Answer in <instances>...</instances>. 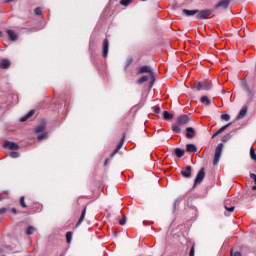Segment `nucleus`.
<instances>
[{"instance_id":"58836bf2","label":"nucleus","mask_w":256,"mask_h":256,"mask_svg":"<svg viewBox=\"0 0 256 256\" xmlns=\"http://www.w3.org/2000/svg\"><path fill=\"white\" fill-rule=\"evenodd\" d=\"M10 157H11L12 159H17V157H19V154H18V152H11V153H10Z\"/></svg>"},{"instance_id":"8fccbe9b","label":"nucleus","mask_w":256,"mask_h":256,"mask_svg":"<svg viewBox=\"0 0 256 256\" xmlns=\"http://www.w3.org/2000/svg\"><path fill=\"white\" fill-rule=\"evenodd\" d=\"M0 37H3V32L0 31Z\"/></svg>"},{"instance_id":"f257e3e1","label":"nucleus","mask_w":256,"mask_h":256,"mask_svg":"<svg viewBox=\"0 0 256 256\" xmlns=\"http://www.w3.org/2000/svg\"><path fill=\"white\" fill-rule=\"evenodd\" d=\"M212 83L209 80H203L202 82H195L194 88L196 91H210Z\"/></svg>"},{"instance_id":"f8f14e48","label":"nucleus","mask_w":256,"mask_h":256,"mask_svg":"<svg viewBox=\"0 0 256 256\" xmlns=\"http://www.w3.org/2000/svg\"><path fill=\"white\" fill-rule=\"evenodd\" d=\"M11 67V62L8 59H2L0 61V69H9Z\"/></svg>"},{"instance_id":"e433bc0d","label":"nucleus","mask_w":256,"mask_h":256,"mask_svg":"<svg viewBox=\"0 0 256 256\" xmlns=\"http://www.w3.org/2000/svg\"><path fill=\"white\" fill-rule=\"evenodd\" d=\"M127 223V216H123L122 219L119 221V225H125Z\"/></svg>"},{"instance_id":"bb28decb","label":"nucleus","mask_w":256,"mask_h":256,"mask_svg":"<svg viewBox=\"0 0 256 256\" xmlns=\"http://www.w3.org/2000/svg\"><path fill=\"white\" fill-rule=\"evenodd\" d=\"M243 88L246 91V93H248V95H253V92L251 91V88H249V85H247V83L243 84Z\"/></svg>"},{"instance_id":"5701e85b","label":"nucleus","mask_w":256,"mask_h":256,"mask_svg":"<svg viewBox=\"0 0 256 256\" xmlns=\"http://www.w3.org/2000/svg\"><path fill=\"white\" fill-rule=\"evenodd\" d=\"M229 127H231V123H228V124L222 126L220 129H218L215 132L217 133V135H221V133H223L225 130L229 129Z\"/></svg>"},{"instance_id":"79ce46f5","label":"nucleus","mask_w":256,"mask_h":256,"mask_svg":"<svg viewBox=\"0 0 256 256\" xmlns=\"http://www.w3.org/2000/svg\"><path fill=\"white\" fill-rule=\"evenodd\" d=\"M189 256H195V246L191 247Z\"/></svg>"},{"instance_id":"a18cd8bd","label":"nucleus","mask_w":256,"mask_h":256,"mask_svg":"<svg viewBox=\"0 0 256 256\" xmlns=\"http://www.w3.org/2000/svg\"><path fill=\"white\" fill-rule=\"evenodd\" d=\"M11 211H12V213H14V215L17 214V209L12 208Z\"/></svg>"},{"instance_id":"473e14b6","label":"nucleus","mask_w":256,"mask_h":256,"mask_svg":"<svg viewBox=\"0 0 256 256\" xmlns=\"http://www.w3.org/2000/svg\"><path fill=\"white\" fill-rule=\"evenodd\" d=\"M221 119L222 121H229L231 119V116L229 114H222Z\"/></svg>"},{"instance_id":"cd10ccee","label":"nucleus","mask_w":256,"mask_h":256,"mask_svg":"<svg viewBox=\"0 0 256 256\" xmlns=\"http://www.w3.org/2000/svg\"><path fill=\"white\" fill-rule=\"evenodd\" d=\"M72 239H73V232H67L66 233V241H67V243L70 244Z\"/></svg>"},{"instance_id":"a19ab883","label":"nucleus","mask_w":256,"mask_h":256,"mask_svg":"<svg viewBox=\"0 0 256 256\" xmlns=\"http://www.w3.org/2000/svg\"><path fill=\"white\" fill-rule=\"evenodd\" d=\"M34 13L35 15H41L43 11L41 10V8L38 7V8H35Z\"/></svg>"},{"instance_id":"aec40b11","label":"nucleus","mask_w":256,"mask_h":256,"mask_svg":"<svg viewBox=\"0 0 256 256\" xmlns=\"http://www.w3.org/2000/svg\"><path fill=\"white\" fill-rule=\"evenodd\" d=\"M224 209H226L227 212H225V215L229 217L230 213H233L235 211V206H227V204L224 205Z\"/></svg>"},{"instance_id":"1a4fd4ad","label":"nucleus","mask_w":256,"mask_h":256,"mask_svg":"<svg viewBox=\"0 0 256 256\" xmlns=\"http://www.w3.org/2000/svg\"><path fill=\"white\" fill-rule=\"evenodd\" d=\"M229 3H231V0H220L215 5V9H219V7H221L222 9H227L229 7Z\"/></svg>"},{"instance_id":"0eeeda50","label":"nucleus","mask_w":256,"mask_h":256,"mask_svg":"<svg viewBox=\"0 0 256 256\" xmlns=\"http://www.w3.org/2000/svg\"><path fill=\"white\" fill-rule=\"evenodd\" d=\"M143 73H150L151 77H154L153 70H151V66H142L138 70V74L141 75Z\"/></svg>"},{"instance_id":"2f4dec72","label":"nucleus","mask_w":256,"mask_h":256,"mask_svg":"<svg viewBox=\"0 0 256 256\" xmlns=\"http://www.w3.org/2000/svg\"><path fill=\"white\" fill-rule=\"evenodd\" d=\"M250 157L253 161H256L255 149L253 148L250 149Z\"/></svg>"},{"instance_id":"f704fd0d","label":"nucleus","mask_w":256,"mask_h":256,"mask_svg":"<svg viewBox=\"0 0 256 256\" xmlns=\"http://www.w3.org/2000/svg\"><path fill=\"white\" fill-rule=\"evenodd\" d=\"M37 139H38V141H43V139H47V132H45V133L39 135V136L37 137Z\"/></svg>"},{"instance_id":"72a5a7b5","label":"nucleus","mask_w":256,"mask_h":256,"mask_svg":"<svg viewBox=\"0 0 256 256\" xmlns=\"http://www.w3.org/2000/svg\"><path fill=\"white\" fill-rule=\"evenodd\" d=\"M172 131L174 133H181V128L179 126H177V125H173L172 126Z\"/></svg>"},{"instance_id":"ddd939ff","label":"nucleus","mask_w":256,"mask_h":256,"mask_svg":"<svg viewBox=\"0 0 256 256\" xmlns=\"http://www.w3.org/2000/svg\"><path fill=\"white\" fill-rule=\"evenodd\" d=\"M182 13H183V15H186V17H193V15H197V13H199V10L183 9Z\"/></svg>"},{"instance_id":"9b49d317","label":"nucleus","mask_w":256,"mask_h":256,"mask_svg":"<svg viewBox=\"0 0 256 256\" xmlns=\"http://www.w3.org/2000/svg\"><path fill=\"white\" fill-rule=\"evenodd\" d=\"M191 171H192L191 166H187L186 168H184L181 171L182 177H185L186 179H189V177H191Z\"/></svg>"},{"instance_id":"de8ad7c7","label":"nucleus","mask_w":256,"mask_h":256,"mask_svg":"<svg viewBox=\"0 0 256 256\" xmlns=\"http://www.w3.org/2000/svg\"><path fill=\"white\" fill-rule=\"evenodd\" d=\"M109 163V158H107L104 162V165H107Z\"/></svg>"},{"instance_id":"6ab92c4d","label":"nucleus","mask_w":256,"mask_h":256,"mask_svg":"<svg viewBox=\"0 0 256 256\" xmlns=\"http://www.w3.org/2000/svg\"><path fill=\"white\" fill-rule=\"evenodd\" d=\"M247 115V106H243L239 112L238 119H243Z\"/></svg>"},{"instance_id":"49530a36","label":"nucleus","mask_w":256,"mask_h":256,"mask_svg":"<svg viewBox=\"0 0 256 256\" xmlns=\"http://www.w3.org/2000/svg\"><path fill=\"white\" fill-rule=\"evenodd\" d=\"M217 135L218 134L216 132H214L213 135H212V139H215V137H217Z\"/></svg>"},{"instance_id":"393cba45","label":"nucleus","mask_w":256,"mask_h":256,"mask_svg":"<svg viewBox=\"0 0 256 256\" xmlns=\"http://www.w3.org/2000/svg\"><path fill=\"white\" fill-rule=\"evenodd\" d=\"M147 81H149V77L148 76H143V77H141L137 80V83H138V85H143V83H145Z\"/></svg>"},{"instance_id":"b1692460","label":"nucleus","mask_w":256,"mask_h":256,"mask_svg":"<svg viewBox=\"0 0 256 256\" xmlns=\"http://www.w3.org/2000/svg\"><path fill=\"white\" fill-rule=\"evenodd\" d=\"M200 101L203 105H211V100L207 96H202Z\"/></svg>"},{"instance_id":"ea45409f","label":"nucleus","mask_w":256,"mask_h":256,"mask_svg":"<svg viewBox=\"0 0 256 256\" xmlns=\"http://www.w3.org/2000/svg\"><path fill=\"white\" fill-rule=\"evenodd\" d=\"M131 63H133V58L130 57V58L127 59L125 69H127L131 65Z\"/></svg>"},{"instance_id":"dca6fc26","label":"nucleus","mask_w":256,"mask_h":256,"mask_svg":"<svg viewBox=\"0 0 256 256\" xmlns=\"http://www.w3.org/2000/svg\"><path fill=\"white\" fill-rule=\"evenodd\" d=\"M10 41H17V33H15V31L13 30H7L6 31Z\"/></svg>"},{"instance_id":"4468645a","label":"nucleus","mask_w":256,"mask_h":256,"mask_svg":"<svg viewBox=\"0 0 256 256\" xmlns=\"http://www.w3.org/2000/svg\"><path fill=\"white\" fill-rule=\"evenodd\" d=\"M186 137L187 139H193L195 137V129L192 127H187L186 128Z\"/></svg>"},{"instance_id":"c85d7f7f","label":"nucleus","mask_w":256,"mask_h":256,"mask_svg":"<svg viewBox=\"0 0 256 256\" xmlns=\"http://www.w3.org/2000/svg\"><path fill=\"white\" fill-rule=\"evenodd\" d=\"M164 119H166V121L173 119V114H171L167 111H164Z\"/></svg>"},{"instance_id":"a878e982","label":"nucleus","mask_w":256,"mask_h":256,"mask_svg":"<svg viewBox=\"0 0 256 256\" xmlns=\"http://www.w3.org/2000/svg\"><path fill=\"white\" fill-rule=\"evenodd\" d=\"M34 233H35V227L29 226V227L26 229V235H33Z\"/></svg>"},{"instance_id":"c03bdc74","label":"nucleus","mask_w":256,"mask_h":256,"mask_svg":"<svg viewBox=\"0 0 256 256\" xmlns=\"http://www.w3.org/2000/svg\"><path fill=\"white\" fill-rule=\"evenodd\" d=\"M7 212V209L6 208H1L0 209V215H3V213H6Z\"/></svg>"},{"instance_id":"412c9836","label":"nucleus","mask_w":256,"mask_h":256,"mask_svg":"<svg viewBox=\"0 0 256 256\" xmlns=\"http://www.w3.org/2000/svg\"><path fill=\"white\" fill-rule=\"evenodd\" d=\"M175 155H176V157L181 159V157H183L185 155V150H183L181 148H176L175 149Z\"/></svg>"},{"instance_id":"4be33fe9","label":"nucleus","mask_w":256,"mask_h":256,"mask_svg":"<svg viewBox=\"0 0 256 256\" xmlns=\"http://www.w3.org/2000/svg\"><path fill=\"white\" fill-rule=\"evenodd\" d=\"M47 125L45 123H41L40 125H38L35 129V131L37 133H43V131H45Z\"/></svg>"},{"instance_id":"f03ea898","label":"nucleus","mask_w":256,"mask_h":256,"mask_svg":"<svg viewBox=\"0 0 256 256\" xmlns=\"http://www.w3.org/2000/svg\"><path fill=\"white\" fill-rule=\"evenodd\" d=\"M222 153H223V143H220V144H218V146L215 149L213 165H217V163H219Z\"/></svg>"},{"instance_id":"4c0bfd02","label":"nucleus","mask_w":256,"mask_h":256,"mask_svg":"<svg viewBox=\"0 0 256 256\" xmlns=\"http://www.w3.org/2000/svg\"><path fill=\"white\" fill-rule=\"evenodd\" d=\"M231 256H243L240 251L233 252V250L230 251Z\"/></svg>"},{"instance_id":"20e7f679","label":"nucleus","mask_w":256,"mask_h":256,"mask_svg":"<svg viewBox=\"0 0 256 256\" xmlns=\"http://www.w3.org/2000/svg\"><path fill=\"white\" fill-rule=\"evenodd\" d=\"M203 179H205V168H201L196 175L195 185H199V183H201Z\"/></svg>"},{"instance_id":"c756f323","label":"nucleus","mask_w":256,"mask_h":256,"mask_svg":"<svg viewBox=\"0 0 256 256\" xmlns=\"http://www.w3.org/2000/svg\"><path fill=\"white\" fill-rule=\"evenodd\" d=\"M130 3H133V0H121L120 1V5H123L124 7L129 6Z\"/></svg>"},{"instance_id":"f3484780","label":"nucleus","mask_w":256,"mask_h":256,"mask_svg":"<svg viewBox=\"0 0 256 256\" xmlns=\"http://www.w3.org/2000/svg\"><path fill=\"white\" fill-rule=\"evenodd\" d=\"M87 214V207H85L80 215V218L77 222V227H79V225H81L83 223V221L85 220V215Z\"/></svg>"},{"instance_id":"7c9ffc66","label":"nucleus","mask_w":256,"mask_h":256,"mask_svg":"<svg viewBox=\"0 0 256 256\" xmlns=\"http://www.w3.org/2000/svg\"><path fill=\"white\" fill-rule=\"evenodd\" d=\"M231 137H233V135H231V133L224 135L222 137L223 143H227V141H229V139H231Z\"/></svg>"},{"instance_id":"9d476101","label":"nucleus","mask_w":256,"mask_h":256,"mask_svg":"<svg viewBox=\"0 0 256 256\" xmlns=\"http://www.w3.org/2000/svg\"><path fill=\"white\" fill-rule=\"evenodd\" d=\"M189 123V116L187 115H181L178 117L177 124L178 125H187Z\"/></svg>"},{"instance_id":"2eb2a0df","label":"nucleus","mask_w":256,"mask_h":256,"mask_svg":"<svg viewBox=\"0 0 256 256\" xmlns=\"http://www.w3.org/2000/svg\"><path fill=\"white\" fill-rule=\"evenodd\" d=\"M33 115H35V110H30L25 116L20 118V122L24 123V121H27V119H30Z\"/></svg>"},{"instance_id":"c9c22d12","label":"nucleus","mask_w":256,"mask_h":256,"mask_svg":"<svg viewBox=\"0 0 256 256\" xmlns=\"http://www.w3.org/2000/svg\"><path fill=\"white\" fill-rule=\"evenodd\" d=\"M20 205L23 208L27 207V205L25 204V197H23V196L20 198Z\"/></svg>"},{"instance_id":"3c124183","label":"nucleus","mask_w":256,"mask_h":256,"mask_svg":"<svg viewBox=\"0 0 256 256\" xmlns=\"http://www.w3.org/2000/svg\"><path fill=\"white\" fill-rule=\"evenodd\" d=\"M150 87H153V83L150 85Z\"/></svg>"},{"instance_id":"6e6552de","label":"nucleus","mask_w":256,"mask_h":256,"mask_svg":"<svg viewBox=\"0 0 256 256\" xmlns=\"http://www.w3.org/2000/svg\"><path fill=\"white\" fill-rule=\"evenodd\" d=\"M4 147H6V149H10L11 151H17V149H19V145H17L15 142L9 141L4 142Z\"/></svg>"},{"instance_id":"39448f33","label":"nucleus","mask_w":256,"mask_h":256,"mask_svg":"<svg viewBox=\"0 0 256 256\" xmlns=\"http://www.w3.org/2000/svg\"><path fill=\"white\" fill-rule=\"evenodd\" d=\"M211 13H213V10H211V9L201 10L198 12V15L196 17H197V19H207V17H209V15H211Z\"/></svg>"},{"instance_id":"37998d69","label":"nucleus","mask_w":256,"mask_h":256,"mask_svg":"<svg viewBox=\"0 0 256 256\" xmlns=\"http://www.w3.org/2000/svg\"><path fill=\"white\" fill-rule=\"evenodd\" d=\"M154 113H156L157 115L161 114V108L156 107L155 110H154Z\"/></svg>"},{"instance_id":"7ed1b4c3","label":"nucleus","mask_w":256,"mask_h":256,"mask_svg":"<svg viewBox=\"0 0 256 256\" xmlns=\"http://www.w3.org/2000/svg\"><path fill=\"white\" fill-rule=\"evenodd\" d=\"M109 55V39H104L102 44V57L107 58Z\"/></svg>"},{"instance_id":"a211bd4d","label":"nucleus","mask_w":256,"mask_h":256,"mask_svg":"<svg viewBox=\"0 0 256 256\" xmlns=\"http://www.w3.org/2000/svg\"><path fill=\"white\" fill-rule=\"evenodd\" d=\"M186 151H187V153H196L197 146H195V144H187Z\"/></svg>"},{"instance_id":"423d86ee","label":"nucleus","mask_w":256,"mask_h":256,"mask_svg":"<svg viewBox=\"0 0 256 256\" xmlns=\"http://www.w3.org/2000/svg\"><path fill=\"white\" fill-rule=\"evenodd\" d=\"M124 143H125V134L123 135V137H122L120 143L117 145L116 149L112 152V154L110 156L111 159H113V157L115 155H117L119 153V151H121V148L123 147Z\"/></svg>"},{"instance_id":"09e8293b","label":"nucleus","mask_w":256,"mask_h":256,"mask_svg":"<svg viewBox=\"0 0 256 256\" xmlns=\"http://www.w3.org/2000/svg\"><path fill=\"white\" fill-rule=\"evenodd\" d=\"M253 191H256V184L252 187Z\"/></svg>"},{"instance_id":"603ef678","label":"nucleus","mask_w":256,"mask_h":256,"mask_svg":"<svg viewBox=\"0 0 256 256\" xmlns=\"http://www.w3.org/2000/svg\"><path fill=\"white\" fill-rule=\"evenodd\" d=\"M222 93H225V90H222Z\"/></svg>"}]
</instances>
